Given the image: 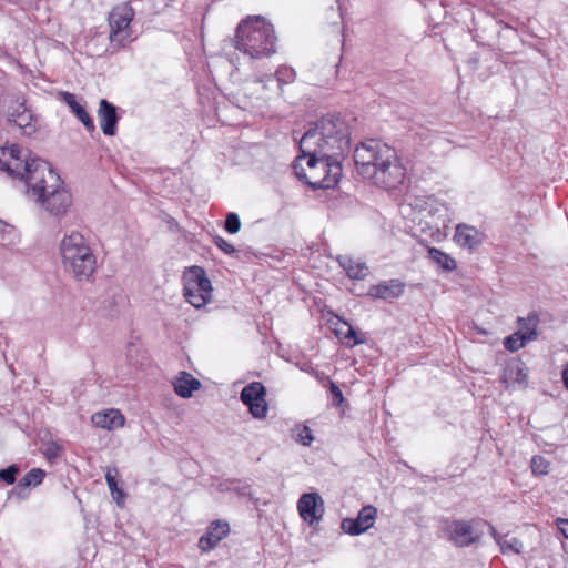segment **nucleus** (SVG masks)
<instances>
[{
    "mask_svg": "<svg viewBox=\"0 0 568 568\" xmlns=\"http://www.w3.org/2000/svg\"><path fill=\"white\" fill-rule=\"evenodd\" d=\"M0 171L26 181L28 196L53 216L67 214L72 205V195L60 175L49 162L31 156L29 150L23 151L17 144L0 145Z\"/></svg>",
    "mask_w": 568,
    "mask_h": 568,
    "instance_id": "obj_1",
    "label": "nucleus"
},
{
    "mask_svg": "<svg viewBox=\"0 0 568 568\" xmlns=\"http://www.w3.org/2000/svg\"><path fill=\"white\" fill-rule=\"evenodd\" d=\"M354 163L358 174L384 189H395L406 176L396 151L378 140H367L355 148Z\"/></svg>",
    "mask_w": 568,
    "mask_h": 568,
    "instance_id": "obj_2",
    "label": "nucleus"
},
{
    "mask_svg": "<svg viewBox=\"0 0 568 568\" xmlns=\"http://www.w3.org/2000/svg\"><path fill=\"white\" fill-rule=\"evenodd\" d=\"M304 150L347 154L351 150V133L345 119L339 114H327L317 120L300 140V151Z\"/></svg>",
    "mask_w": 568,
    "mask_h": 568,
    "instance_id": "obj_3",
    "label": "nucleus"
},
{
    "mask_svg": "<svg viewBox=\"0 0 568 568\" xmlns=\"http://www.w3.org/2000/svg\"><path fill=\"white\" fill-rule=\"evenodd\" d=\"M276 42L273 24L261 16L247 17L236 28L235 48L253 59L274 54Z\"/></svg>",
    "mask_w": 568,
    "mask_h": 568,
    "instance_id": "obj_4",
    "label": "nucleus"
},
{
    "mask_svg": "<svg viewBox=\"0 0 568 568\" xmlns=\"http://www.w3.org/2000/svg\"><path fill=\"white\" fill-rule=\"evenodd\" d=\"M297 160L306 159L308 171H296L298 179H304L314 190H326L334 187L342 176L341 160L344 155H335L334 152H307L301 151ZM297 170V166H295Z\"/></svg>",
    "mask_w": 568,
    "mask_h": 568,
    "instance_id": "obj_5",
    "label": "nucleus"
},
{
    "mask_svg": "<svg viewBox=\"0 0 568 568\" xmlns=\"http://www.w3.org/2000/svg\"><path fill=\"white\" fill-rule=\"evenodd\" d=\"M60 253L64 270L77 281H88L95 272L97 257L80 232L73 231L64 235L60 243Z\"/></svg>",
    "mask_w": 568,
    "mask_h": 568,
    "instance_id": "obj_6",
    "label": "nucleus"
},
{
    "mask_svg": "<svg viewBox=\"0 0 568 568\" xmlns=\"http://www.w3.org/2000/svg\"><path fill=\"white\" fill-rule=\"evenodd\" d=\"M134 18V10L129 2H123L113 8L109 14L110 48L116 51L133 41L130 23Z\"/></svg>",
    "mask_w": 568,
    "mask_h": 568,
    "instance_id": "obj_7",
    "label": "nucleus"
},
{
    "mask_svg": "<svg viewBox=\"0 0 568 568\" xmlns=\"http://www.w3.org/2000/svg\"><path fill=\"white\" fill-rule=\"evenodd\" d=\"M265 396V386L260 382H252L242 389L240 398L248 407L252 416L261 419L266 417L268 410Z\"/></svg>",
    "mask_w": 568,
    "mask_h": 568,
    "instance_id": "obj_8",
    "label": "nucleus"
},
{
    "mask_svg": "<svg viewBox=\"0 0 568 568\" xmlns=\"http://www.w3.org/2000/svg\"><path fill=\"white\" fill-rule=\"evenodd\" d=\"M377 517V509L367 505L362 507L355 518H345L342 520L341 528L351 536H358L374 526Z\"/></svg>",
    "mask_w": 568,
    "mask_h": 568,
    "instance_id": "obj_9",
    "label": "nucleus"
},
{
    "mask_svg": "<svg viewBox=\"0 0 568 568\" xmlns=\"http://www.w3.org/2000/svg\"><path fill=\"white\" fill-rule=\"evenodd\" d=\"M301 518L310 525L318 523L325 513L324 500L317 493H305L297 501Z\"/></svg>",
    "mask_w": 568,
    "mask_h": 568,
    "instance_id": "obj_10",
    "label": "nucleus"
},
{
    "mask_svg": "<svg viewBox=\"0 0 568 568\" xmlns=\"http://www.w3.org/2000/svg\"><path fill=\"white\" fill-rule=\"evenodd\" d=\"M230 532V525L224 520H214L207 528V531L200 538L199 547L206 552L216 547Z\"/></svg>",
    "mask_w": 568,
    "mask_h": 568,
    "instance_id": "obj_11",
    "label": "nucleus"
},
{
    "mask_svg": "<svg viewBox=\"0 0 568 568\" xmlns=\"http://www.w3.org/2000/svg\"><path fill=\"white\" fill-rule=\"evenodd\" d=\"M98 118L104 135L113 136L116 134L119 115L114 104L106 99H102L99 103Z\"/></svg>",
    "mask_w": 568,
    "mask_h": 568,
    "instance_id": "obj_12",
    "label": "nucleus"
},
{
    "mask_svg": "<svg viewBox=\"0 0 568 568\" xmlns=\"http://www.w3.org/2000/svg\"><path fill=\"white\" fill-rule=\"evenodd\" d=\"M8 122L20 129L24 135H31L37 131V119L23 103L19 104L9 115Z\"/></svg>",
    "mask_w": 568,
    "mask_h": 568,
    "instance_id": "obj_13",
    "label": "nucleus"
},
{
    "mask_svg": "<svg viewBox=\"0 0 568 568\" xmlns=\"http://www.w3.org/2000/svg\"><path fill=\"white\" fill-rule=\"evenodd\" d=\"M405 284L397 278L381 282L372 285L368 295L374 298L392 300L399 297L404 292Z\"/></svg>",
    "mask_w": 568,
    "mask_h": 568,
    "instance_id": "obj_14",
    "label": "nucleus"
},
{
    "mask_svg": "<svg viewBox=\"0 0 568 568\" xmlns=\"http://www.w3.org/2000/svg\"><path fill=\"white\" fill-rule=\"evenodd\" d=\"M183 284L192 287H197L203 291L206 296H211L212 285L205 270L201 266L194 265L187 267L183 273Z\"/></svg>",
    "mask_w": 568,
    "mask_h": 568,
    "instance_id": "obj_15",
    "label": "nucleus"
},
{
    "mask_svg": "<svg viewBox=\"0 0 568 568\" xmlns=\"http://www.w3.org/2000/svg\"><path fill=\"white\" fill-rule=\"evenodd\" d=\"M62 101L71 109L72 113L81 121L88 132L95 131V125L92 116L87 112L85 106L82 105L73 93L62 92Z\"/></svg>",
    "mask_w": 568,
    "mask_h": 568,
    "instance_id": "obj_16",
    "label": "nucleus"
},
{
    "mask_svg": "<svg viewBox=\"0 0 568 568\" xmlns=\"http://www.w3.org/2000/svg\"><path fill=\"white\" fill-rule=\"evenodd\" d=\"M91 420L99 428L112 430L122 427L125 418L118 409H106L93 414Z\"/></svg>",
    "mask_w": 568,
    "mask_h": 568,
    "instance_id": "obj_17",
    "label": "nucleus"
},
{
    "mask_svg": "<svg viewBox=\"0 0 568 568\" xmlns=\"http://www.w3.org/2000/svg\"><path fill=\"white\" fill-rule=\"evenodd\" d=\"M486 530L495 535V528L484 519H473L464 523V546L478 542Z\"/></svg>",
    "mask_w": 568,
    "mask_h": 568,
    "instance_id": "obj_18",
    "label": "nucleus"
},
{
    "mask_svg": "<svg viewBox=\"0 0 568 568\" xmlns=\"http://www.w3.org/2000/svg\"><path fill=\"white\" fill-rule=\"evenodd\" d=\"M528 382V374L525 364L520 361H516L509 363L505 369L501 377V383L505 384V387L508 388L509 384H518L519 386L525 387Z\"/></svg>",
    "mask_w": 568,
    "mask_h": 568,
    "instance_id": "obj_19",
    "label": "nucleus"
},
{
    "mask_svg": "<svg viewBox=\"0 0 568 568\" xmlns=\"http://www.w3.org/2000/svg\"><path fill=\"white\" fill-rule=\"evenodd\" d=\"M414 222H417L420 231L429 236H434L439 233L440 224L435 221L432 207H420L413 217Z\"/></svg>",
    "mask_w": 568,
    "mask_h": 568,
    "instance_id": "obj_20",
    "label": "nucleus"
},
{
    "mask_svg": "<svg viewBox=\"0 0 568 568\" xmlns=\"http://www.w3.org/2000/svg\"><path fill=\"white\" fill-rule=\"evenodd\" d=\"M174 392L182 398H190L194 390L201 387L199 379L187 372H180L173 383Z\"/></svg>",
    "mask_w": 568,
    "mask_h": 568,
    "instance_id": "obj_21",
    "label": "nucleus"
},
{
    "mask_svg": "<svg viewBox=\"0 0 568 568\" xmlns=\"http://www.w3.org/2000/svg\"><path fill=\"white\" fill-rule=\"evenodd\" d=\"M337 261L352 280H364L367 276L368 267L364 262L355 261L351 256L342 255Z\"/></svg>",
    "mask_w": 568,
    "mask_h": 568,
    "instance_id": "obj_22",
    "label": "nucleus"
},
{
    "mask_svg": "<svg viewBox=\"0 0 568 568\" xmlns=\"http://www.w3.org/2000/svg\"><path fill=\"white\" fill-rule=\"evenodd\" d=\"M538 324H539V318L536 314H529L527 317H518L517 318L518 332L525 336V339L528 343L537 339Z\"/></svg>",
    "mask_w": 568,
    "mask_h": 568,
    "instance_id": "obj_23",
    "label": "nucleus"
},
{
    "mask_svg": "<svg viewBox=\"0 0 568 568\" xmlns=\"http://www.w3.org/2000/svg\"><path fill=\"white\" fill-rule=\"evenodd\" d=\"M20 242V233L16 226L0 220V245L13 247Z\"/></svg>",
    "mask_w": 568,
    "mask_h": 568,
    "instance_id": "obj_24",
    "label": "nucleus"
},
{
    "mask_svg": "<svg viewBox=\"0 0 568 568\" xmlns=\"http://www.w3.org/2000/svg\"><path fill=\"white\" fill-rule=\"evenodd\" d=\"M428 257L444 271H453L457 267V262L453 257L436 247L428 248Z\"/></svg>",
    "mask_w": 568,
    "mask_h": 568,
    "instance_id": "obj_25",
    "label": "nucleus"
},
{
    "mask_svg": "<svg viewBox=\"0 0 568 568\" xmlns=\"http://www.w3.org/2000/svg\"><path fill=\"white\" fill-rule=\"evenodd\" d=\"M116 476H118L116 468L108 469V471L105 474V480H106V484L110 489L112 498L119 506H122L126 495H125L124 490L119 487Z\"/></svg>",
    "mask_w": 568,
    "mask_h": 568,
    "instance_id": "obj_26",
    "label": "nucleus"
},
{
    "mask_svg": "<svg viewBox=\"0 0 568 568\" xmlns=\"http://www.w3.org/2000/svg\"><path fill=\"white\" fill-rule=\"evenodd\" d=\"M183 292L186 301L196 308L204 306L211 298V296H206L200 288L186 284H183Z\"/></svg>",
    "mask_w": 568,
    "mask_h": 568,
    "instance_id": "obj_27",
    "label": "nucleus"
},
{
    "mask_svg": "<svg viewBox=\"0 0 568 568\" xmlns=\"http://www.w3.org/2000/svg\"><path fill=\"white\" fill-rule=\"evenodd\" d=\"M296 78V72L293 68L287 65L280 67L274 75H266L265 81H274L278 83V87L282 88L283 84H288L294 82Z\"/></svg>",
    "mask_w": 568,
    "mask_h": 568,
    "instance_id": "obj_28",
    "label": "nucleus"
},
{
    "mask_svg": "<svg viewBox=\"0 0 568 568\" xmlns=\"http://www.w3.org/2000/svg\"><path fill=\"white\" fill-rule=\"evenodd\" d=\"M484 240V233H481L474 226H468L464 224V246H467L469 250H474L475 247L480 245Z\"/></svg>",
    "mask_w": 568,
    "mask_h": 568,
    "instance_id": "obj_29",
    "label": "nucleus"
},
{
    "mask_svg": "<svg viewBox=\"0 0 568 568\" xmlns=\"http://www.w3.org/2000/svg\"><path fill=\"white\" fill-rule=\"evenodd\" d=\"M494 539L496 540V542L500 546V549H501V552H507V551H513L515 554H519L520 550H521V542L515 538V537H511L510 539H508V536H500L496 530H495V535H493Z\"/></svg>",
    "mask_w": 568,
    "mask_h": 568,
    "instance_id": "obj_30",
    "label": "nucleus"
},
{
    "mask_svg": "<svg viewBox=\"0 0 568 568\" xmlns=\"http://www.w3.org/2000/svg\"><path fill=\"white\" fill-rule=\"evenodd\" d=\"M45 476L44 470L40 468H33L29 470L18 483L19 488H29L31 486H38L42 483Z\"/></svg>",
    "mask_w": 568,
    "mask_h": 568,
    "instance_id": "obj_31",
    "label": "nucleus"
},
{
    "mask_svg": "<svg viewBox=\"0 0 568 568\" xmlns=\"http://www.w3.org/2000/svg\"><path fill=\"white\" fill-rule=\"evenodd\" d=\"M292 437L303 446H310L314 440L312 429L306 425H295L292 429Z\"/></svg>",
    "mask_w": 568,
    "mask_h": 568,
    "instance_id": "obj_32",
    "label": "nucleus"
},
{
    "mask_svg": "<svg viewBox=\"0 0 568 568\" xmlns=\"http://www.w3.org/2000/svg\"><path fill=\"white\" fill-rule=\"evenodd\" d=\"M527 343L528 342L525 339V336L518 331L504 339V346L509 352H516L523 348Z\"/></svg>",
    "mask_w": 568,
    "mask_h": 568,
    "instance_id": "obj_33",
    "label": "nucleus"
},
{
    "mask_svg": "<svg viewBox=\"0 0 568 568\" xmlns=\"http://www.w3.org/2000/svg\"><path fill=\"white\" fill-rule=\"evenodd\" d=\"M224 229L230 234H236L241 229V220L237 213L230 212L226 214Z\"/></svg>",
    "mask_w": 568,
    "mask_h": 568,
    "instance_id": "obj_34",
    "label": "nucleus"
},
{
    "mask_svg": "<svg viewBox=\"0 0 568 568\" xmlns=\"http://www.w3.org/2000/svg\"><path fill=\"white\" fill-rule=\"evenodd\" d=\"M550 464L541 456H534L531 459V470L534 474L546 475L549 471Z\"/></svg>",
    "mask_w": 568,
    "mask_h": 568,
    "instance_id": "obj_35",
    "label": "nucleus"
},
{
    "mask_svg": "<svg viewBox=\"0 0 568 568\" xmlns=\"http://www.w3.org/2000/svg\"><path fill=\"white\" fill-rule=\"evenodd\" d=\"M19 471V467L14 464L10 465L7 468L0 469V480L4 481L8 485H12L16 481Z\"/></svg>",
    "mask_w": 568,
    "mask_h": 568,
    "instance_id": "obj_36",
    "label": "nucleus"
},
{
    "mask_svg": "<svg viewBox=\"0 0 568 568\" xmlns=\"http://www.w3.org/2000/svg\"><path fill=\"white\" fill-rule=\"evenodd\" d=\"M213 243L227 255H233L236 251L235 247L222 236H214Z\"/></svg>",
    "mask_w": 568,
    "mask_h": 568,
    "instance_id": "obj_37",
    "label": "nucleus"
},
{
    "mask_svg": "<svg viewBox=\"0 0 568 568\" xmlns=\"http://www.w3.org/2000/svg\"><path fill=\"white\" fill-rule=\"evenodd\" d=\"M329 390L333 396V405L341 406L344 402V396L341 388L331 379H328Z\"/></svg>",
    "mask_w": 568,
    "mask_h": 568,
    "instance_id": "obj_38",
    "label": "nucleus"
},
{
    "mask_svg": "<svg viewBox=\"0 0 568 568\" xmlns=\"http://www.w3.org/2000/svg\"><path fill=\"white\" fill-rule=\"evenodd\" d=\"M460 538H462V524L456 523L455 527L453 529V532L450 535V539L455 542L456 546L460 545Z\"/></svg>",
    "mask_w": 568,
    "mask_h": 568,
    "instance_id": "obj_39",
    "label": "nucleus"
},
{
    "mask_svg": "<svg viewBox=\"0 0 568 568\" xmlns=\"http://www.w3.org/2000/svg\"><path fill=\"white\" fill-rule=\"evenodd\" d=\"M59 452H60V447L55 444H52L49 447H47L44 455L49 460H53L58 457Z\"/></svg>",
    "mask_w": 568,
    "mask_h": 568,
    "instance_id": "obj_40",
    "label": "nucleus"
},
{
    "mask_svg": "<svg viewBox=\"0 0 568 568\" xmlns=\"http://www.w3.org/2000/svg\"><path fill=\"white\" fill-rule=\"evenodd\" d=\"M345 338H352L354 345L364 343V339L359 338L357 336L356 331L351 325H348V329H347V333L345 334Z\"/></svg>",
    "mask_w": 568,
    "mask_h": 568,
    "instance_id": "obj_41",
    "label": "nucleus"
},
{
    "mask_svg": "<svg viewBox=\"0 0 568 568\" xmlns=\"http://www.w3.org/2000/svg\"><path fill=\"white\" fill-rule=\"evenodd\" d=\"M557 526L562 535L568 538V519L558 518Z\"/></svg>",
    "mask_w": 568,
    "mask_h": 568,
    "instance_id": "obj_42",
    "label": "nucleus"
},
{
    "mask_svg": "<svg viewBox=\"0 0 568 568\" xmlns=\"http://www.w3.org/2000/svg\"><path fill=\"white\" fill-rule=\"evenodd\" d=\"M462 236V224H457L456 227H455V234H454V239L459 241V237Z\"/></svg>",
    "mask_w": 568,
    "mask_h": 568,
    "instance_id": "obj_43",
    "label": "nucleus"
},
{
    "mask_svg": "<svg viewBox=\"0 0 568 568\" xmlns=\"http://www.w3.org/2000/svg\"><path fill=\"white\" fill-rule=\"evenodd\" d=\"M562 381L566 388L568 389V366L562 372Z\"/></svg>",
    "mask_w": 568,
    "mask_h": 568,
    "instance_id": "obj_44",
    "label": "nucleus"
},
{
    "mask_svg": "<svg viewBox=\"0 0 568 568\" xmlns=\"http://www.w3.org/2000/svg\"><path fill=\"white\" fill-rule=\"evenodd\" d=\"M0 54H2V49L0 48Z\"/></svg>",
    "mask_w": 568,
    "mask_h": 568,
    "instance_id": "obj_45",
    "label": "nucleus"
}]
</instances>
